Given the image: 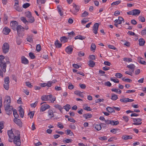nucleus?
Here are the masks:
<instances>
[{
  "instance_id": "1",
  "label": "nucleus",
  "mask_w": 146,
  "mask_h": 146,
  "mask_svg": "<svg viewBox=\"0 0 146 146\" xmlns=\"http://www.w3.org/2000/svg\"><path fill=\"white\" fill-rule=\"evenodd\" d=\"M13 142L16 146H20L21 145L20 134L17 136H15L14 137Z\"/></svg>"
},
{
  "instance_id": "2",
  "label": "nucleus",
  "mask_w": 146,
  "mask_h": 146,
  "mask_svg": "<svg viewBox=\"0 0 146 146\" xmlns=\"http://www.w3.org/2000/svg\"><path fill=\"white\" fill-rule=\"evenodd\" d=\"M10 63L9 60L6 61V62H2L0 64V67L3 71L5 73L6 71L7 64H9Z\"/></svg>"
},
{
  "instance_id": "3",
  "label": "nucleus",
  "mask_w": 146,
  "mask_h": 146,
  "mask_svg": "<svg viewBox=\"0 0 146 146\" xmlns=\"http://www.w3.org/2000/svg\"><path fill=\"white\" fill-rule=\"evenodd\" d=\"M9 77H6L4 78L5 83L3 85L4 88L7 90L9 89Z\"/></svg>"
},
{
  "instance_id": "4",
  "label": "nucleus",
  "mask_w": 146,
  "mask_h": 146,
  "mask_svg": "<svg viewBox=\"0 0 146 146\" xmlns=\"http://www.w3.org/2000/svg\"><path fill=\"white\" fill-rule=\"evenodd\" d=\"M2 49L4 53L8 52L9 50V45L8 44L7 42L5 43L3 45Z\"/></svg>"
},
{
  "instance_id": "5",
  "label": "nucleus",
  "mask_w": 146,
  "mask_h": 146,
  "mask_svg": "<svg viewBox=\"0 0 146 146\" xmlns=\"http://www.w3.org/2000/svg\"><path fill=\"white\" fill-rule=\"evenodd\" d=\"M24 29V28L22 27L21 25H19L18 26V27L15 30H17V34L19 36H21L22 31H23Z\"/></svg>"
},
{
  "instance_id": "6",
  "label": "nucleus",
  "mask_w": 146,
  "mask_h": 146,
  "mask_svg": "<svg viewBox=\"0 0 146 146\" xmlns=\"http://www.w3.org/2000/svg\"><path fill=\"white\" fill-rule=\"evenodd\" d=\"M133 121L134 122L133 124L136 125H141L142 124V119L139 118H133Z\"/></svg>"
},
{
  "instance_id": "7",
  "label": "nucleus",
  "mask_w": 146,
  "mask_h": 146,
  "mask_svg": "<svg viewBox=\"0 0 146 146\" xmlns=\"http://www.w3.org/2000/svg\"><path fill=\"white\" fill-rule=\"evenodd\" d=\"M15 3L14 5V9L17 11L21 12L22 11V9L19 6V2L18 0H15Z\"/></svg>"
},
{
  "instance_id": "8",
  "label": "nucleus",
  "mask_w": 146,
  "mask_h": 146,
  "mask_svg": "<svg viewBox=\"0 0 146 146\" xmlns=\"http://www.w3.org/2000/svg\"><path fill=\"white\" fill-rule=\"evenodd\" d=\"M11 98L9 96H6L5 100L4 102V105L5 106H10Z\"/></svg>"
},
{
  "instance_id": "9",
  "label": "nucleus",
  "mask_w": 146,
  "mask_h": 146,
  "mask_svg": "<svg viewBox=\"0 0 146 146\" xmlns=\"http://www.w3.org/2000/svg\"><path fill=\"white\" fill-rule=\"evenodd\" d=\"M44 103H45V104L42 105L41 107V111H44L46 109L49 108L50 107V106L49 105L46 104V103L45 102L41 103L40 105H41Z\"/></svg>"
},
{
  "instance_id": "10",
  "label": "nucleus",
  "mask_w": 146,
  "mask_h": 146,
  "mask_svg": "<svg viewBox=\"0 0 146 146\" xmlns=\"http://www.w3.org/2000/svg\"><path fill=\"white\" fill-rule=\"evenodd\" d=\"M13 110L12 107L10 106H5V110L6 111V113L8 115H10L12 113Z\"/></svg>"
},
{
  "instance_id": "11",
  "label": "nucleus",
  "mask_w": 146,
  "mask_h": 146,
  "mask_svg": "<svg viewBox=\"0 0 146 146\" xmlns=\"http://www.w3.org/2000/svg\"><path fill=\"white\" fill-rule=\"evenodd\" d=\"M18 22L16 21H13L10 23V26L14 30H15L16 29L18 26Z\"/></svg>"
},
{
  "instance_id": "12",
  "label": "nucleus",
  "mask_w": 146,
  "mask_h": 146,
  "mask_svg": "<svg viewBox=\"0 0 146 146\" xmlns=\"http://www.w3.org/2000/svg\"><path fill=\"white\" fill-rule=\"evenodd\" d=\"M47 116L49 119H51L54 116V112H53L52 110L51 109L49 110L47 112Z\"/></svg>"
},
{
  "instance_id": "13",
  "label": "nucleus",
  "mask_w": 146,
  "mask_h": 146,
  "mask_svg": "<svg viewBox=\"0 0 146 146\" xmlns=\"http://www.w3.org/2000/svg\"><path fill=\"white\" fill-rule=\"evenodd\" d=\"M98 27V23H95L94 25L93 28V32L95 34H97V33Z\"/></svg>"
},
{
  "instance_id": "14",
  "label": "nucleus",
  "mask_w": 146,
  "mask_h": 146,
  "mask_svg": "<svg viewBox=\"0 0 146 146\" xmlns=\"http://www.w3.org/2000/svg\"><path fill=\"white\" fill-rule=\"evenodd\" d=\"M21 62L22 63L25 64H28L29 63L28 60L24 56H22L21 58Z\"/></svg>"
},
{
  "instance_id": "15",
  "label": "nucleus",
  "mask_w": 146,
  "mask_h": 146,
  "mask_svg": "<svg viewBox=\"0 0 146 146\" xmlns=\"http://www.w3.org/2000/svg\"><path fill=\"white\" fill-rule=\"evenodd\" d=\"M8 60H9L8 57L5 58L4 56L2 55H0V63L4 62L7 61Z\"/></svg>"
},
{
  "instance_id": "16",
  "label": "nucleus",
  "mask_w": 146,
  "mask_h": 146,
  "mask_svg": "<svg viewBox=\"0 0 146 146\" xmlns=\"http://www.w3.org/2000/svg\"><path fill=\"white\" fill-rule=\"evenodd\" d=\"M10 31V29L7 27H4L3 30V33L5 35H7L9 34Z\"/></svg>"
},
{
  "instance_id": "17",
  "label": "nucleus",
  "mask_w": 146,
  "mask_h": 146,
  "mask_svg": "<svg viewBox=\"0 0 146 146\" xmlns=\"http://www.w3.org/2000/svg\"><path fill=\"white\" fill-rule=\"evenodd\" d=\"M65 51L68 54H71L72 52L73 48L71 46H69L66 48Z\"/></svg>"
},
{
  "instance_id": "18",
  "label": "nucleus",
  "mask_w": 146,
  "mask_h": 146,
  "mask_svg": "<svg viewBox=\"0 0 146 146\" xmlns=\"http://www.w3.org/2000/svg\"><path fill=\"white\" fill-rule=\"evenodd\" d=\"M122 21H124V19L121 17H119L118 19L115 20L114 22L115 23L120 24L121 23Z\"/></svg>"
},
{
  "instance_id": "19",
  "label": "nucleus",
  "mask_w": 146,
  "mask_h": 146,
  "mask_svg": "<svg viewBox=\"0 0 146 146\" xmlns=\"http://www.w3.org/2000/svg\"><path fill=\"white\" fill-rule=\"evenodd\" d=\"M8 135L10 139H13L14 137V134L12 130H9L7 131Z\"/></svg>"
},
{
  "instance_id": "20",
  "label": "nucleus",
  "mask_w": 146,
  "mask_h": 146,
  "mask_svg": "<svg viewBox=\"0 0 146 146\" xmlns=\"http://www.w3.org/2000/svg\"><path fill=\"white\" fill-rule=\"evenodd\" d=\"M13 121L17 124L20 126L21 125L22 122L21 120L19 119H17V118H15L13 119Z\"/></svg>"
},
{
  "instance_id": "21",
  "label": "nucleus",
  "mask_w": 146,
  "mask_h": 146,
  "mask_svg": "<svg viewBox=\"0 0 146 146\" xmlns=\"http://www.w3.org/2000/svg\"><path fill=\"white\" fill-rule=\"evenodd\" d=\"M20 109L19 110V115L20 117L23 118L24 117V111L23 108L21 107H20Z\"/></svg>"
},
{
  "instance_id": "22",
  "label": "nucleus",
  "mask_w": 146,
  "mask_h": 146,
  "mask_svg": "<svg viewBox=\"0 0 146 146\" xmlns=\"http://www.w3.org/2000/svg\"><path fill=\"white\" fill-rule=\"evenodd\" d=\"M133 15L134 16L139 15L141 12L140 11L137 9L133 10Z\"/></svg>"
},
{
  "instance_id": "23",
  "label": "nucleus",
  "mask_w": 146,
  "mask_h": 146,
  "mask_svg": "<svg viewBox=\"0 0 146 146\" xmlns=\"http://www.w3.org/2000/svg\"><path fill=\"white\" fill-rule=\"evenodd\" d=\"M127 67L131 69L130 70H132V72H133L134 71L135 66L134 64H131L129 65H127Z\"/></svg>"
},
{
  "instance_id": "24",
  "label": "nucleus",
  "mask_w": 146,
  "mask_h": 146,
  "mask_svg": "<svg viewBox=\"0 0 146 146\" xmlns=\"http://www.w3.org/2000/svg\"><path fill=\"white\" fill-rule=\"evenodd\" d=\"M60 40L62 43H64L67 41L68 39L66 37L63 36L60 38Z\"/></svg>"
},
{
  "instance_id": "25",
  "label": "nucleus",
  "mask_w": 146,
  "mask_h": 146,
  "mask_svg": "<svg viewBox=\"0 0 146 146\" xmlns=\"http://www.w3.org/2000/svg\"><path fill=\"white\" fill-rule=\"evenodd\" d=\"M74 94L82 98L84 97L83 95L82 94V92H81L80 91L78 90H76L74 92Z\"/></svg>"
},
{
  "instance_id": "26",
  "label": "nucleus",
  "mask_w": 146,
  "mask_h": 146,
  "mask_svg": "<svg viewBox=\"0 0 146 146\" xmlns=\"http://www.w3.org/2000/svg\"><path fill=\"white\" fill-rule=\"evenodd\" d=\"M139 44L140 46H143L145 43V41L143 38H140L139 40Z\"/></svg>"
},
{
  "instance_id": "27",
  "label": "nucleus",
  "mask_w": 146,
  "mask_h": 146,
  "mask_svg": "<svg viewBox=\"0 0 146 146\" xmlns=\"http://www.w3.org/2000/svg\"><path fill=\"white\" fill-rule=\"evenodd\" d=\"M143 58H142L139 57L138 58V61L139 63L145 65L146 64V62L145 61L142 60Z\"/></svg>"
},
{
  "instance_id": "28",
  "label": "nucleus",
  "mask_w": 146,
  "mask_h": 146,
  "mask_svg": "<svg viewBox=\"0 0 146 146\" xmlns=\"http://www.w3.org/2000/svg\"><path fill=\"white\" fill-rule=\"evenodd\" d=\"M54 44L56 47L58 48H60L62 46V44L59 43V41L57 40L55 42Z\"/></svg>"
},
{
  "instance_id": "29",
  "label": "nucleus",
  "mask_w": 146,
  "mask_h": 146,
  "mask_svg": "<svg viewBox=\"0 0 146 146\" xmlns=\"http://www.w3.org/2000/svg\"><path fill=\"white\" fill-rule=\"evenodd\" d=\"M88 64L90 67H93L95 66V63L93 61L90 60L88 62Z\"/></svg>"
},
{
  "instance_id": "30",
  "label": "nucleus",
  "mask_w": 146,
  "mask_h": 146,
  "mask_svg": "<svg viewBox=\"0 0 146 146\" xmlns=\"http://www.w3.org/2000/svg\"><path fill=\"white\" fill-rule=\"evenodd\" d=\"M122 139H123L127 140L131 139L132 138L131 136L127 135H124L122 137Z\"/></svg>"
},
{
  "instance_id": "31",
  "label": "nucleus",
  "mask_w": 146,
  "mask_h": 146,
  "mask_svg": "<svg viewBox=\"0 0 146 146\" xmlns=\"http://www.w3.org/2000/svg\"><path fill=\"white\" fill-rule=\"evenodd\" d=\"M106 110L110 113H115V111L113 108L108 107L106 108Z\"/></svg>"
},
{
  "instance_id": "32",
  "label": "nucleus",
  "mask_w": 146,
  "mask_h": 146,
  "mask_svg": "<svg viewBox=\"0 0 146 146\" xmlns=\"http://www.w3.org/2000/svg\"><path fill=\"white\" fill-rule=\"evenodd\" d=\"M92 116V115L90 113H86L83 115V117L86 119L90 118Z\"/></svg>"
},
{
  "instance_id": "33",
  "label": "nucleus",
  "mask_w": 146,
  "mask_h": 146,
  "mask_svg": "<svg viewBox=\"0 0 146 146\" xmlns=\"http://www.w3.org/2000/svg\"><path fill=\"white\" fill-rule=\"evenodd\" d=\"M85 37L83 36L80 35H78L75 37V39H79L81 40H83L85 39Z\"/></svg>"
},
{
  "instance_id": "34",
  "label": "nucleus",
  "mask_w": 146,
  "mask_h": 146,
  "mask_svg": "<svg viewBox=\"0 0 146 146\" xmlns=\"http://www.w3.org/2000/svg\"><path fill=\"white\" fill-rule=\"evenodd\" d=\"M57 9L59 13L60 16L63 15V13L61 11L62 7L60 5H58L57 7Z\"/></svg>"
},
{
  "instance_id": "35",
  "label": "nucleus",
  "mask_w": 146,
  "mask_h": 146,
  "mask_svg": "<svg viewBox=\"0 0 146 146\" xmlns=\"http://www.w3.org/2000/svg\"><path fill=\"white\" fill-rule=\"evenodd\" d=\"M54 107L56 108H58L59 110L62 113V110L63 109V108L60 105L58 104H56L54 106Z\"/></svg>"
},
{
  "instance_id": "36",
  "label": "nucleus",
  "mask_w": 146,
  "mask_h": 146,
  "mask_svg": "<svg viewBox=\"0 0 146 146\" xmlns=\"http://www.w3.org/2000/svg\"><path fill=\"white\" fill-rule=\"evenodd\" d=\"M95 128L98 131L102 129V127L100 124H96L95 126Z\"/></svg>"
},
{
  "instance_id": "37",
  "label": "nucleus",
  "mask_w": 146,
  "mask_h": 146,
  "mask_svg": "<svg viewBox=\"0 0 146 146\" xmlns=\"http://www.w3.org/2000/svg\"><path fill=\"white\" fill-rule=\"evenodd\" d=\"M129 98H125L122 99H121L120 100V101L122 102L123 103H127L129 102Z\"/></svg>"
},
{
  "instance_id": "38",
  "label": "nucleus",
  "mask_w": 146,
  "mask_h": 146,
  "mask_svg": "<svg viewBox=\"0 0 146 146\" xmlns=\"http://www.w3.org/2000/svg\"><path fill=\"white\" fill-rule=\"evenodd\" d=\"M13 114L15 118H17L19 117V115L17 113L16 110L15 109H14L13 110Z\"/></svg>"
},
{
  "instance_id": "39",
  "label": "nucleus",
  "mask_w": 146,
  "mask_h": 146,
  "mask_svg": "<svg viewBox=\"0 0 146 146\" xmlns=\"http://www.w3.org/2000/svg\"><path fill=\"white\" fill-rule=\"evenodd\" d=\"M64 108L67 111H68L70 109L71 107L70 105L67 104L66 105L64 106Z\"/></svg>"
},
{
  "instance_id": "40",
  "label": "nucleus",
  "mask_w": 146,
  "mask_h": 146,
  "mask_svg": "<svg viewBox=\"0 0 146 146\" xmlns=\"http://www.w3.org/2000/svg\"><path fill=\"white\" fill-rule=\"evenodd\" d=\"M72 6L74 7L75 8L76 12H77L79 11V9L80 8V7L79 6L76 5L74 3L73 4Z\"/></svg>"
},
{
  "instance_id": "41",
  "label": "nucleus",
  "mask_w": 146,
  "mask_h": 146,
  "mask_svg": "<svg viewBox=\"0 0 146 146\" xmlns=\"http://www.w3.org/2000/svg\"><path fill=\"white\" fill-rule=\"evenodd\" d=\"M41 99L43 101H48V97L46 95H43L41 96Z\"/></svg>"
},
{
  "instance_id": "42",
  "label": "nucleus",
  "mask_w": 146,
  "mask_h": 146,
  "mask_svg": "<svg viewBox=\"0 0 146 146\" xmlns=\"http://www.w3.org/2000/svg\"><path fill=\"white\" fill-rule=\"evenodd\" d=\"M118 98L117 96L114 94H112L111 99L113 100H115Z\"/></svg>"
},
{
  "instance_id": "43",
  "label": "nucleus",
  "mask_w": 146,
  "mask_h": 146,
  "mask_svg": "<svg viewBox=\"0 0 146 146\" xmlns=\"http://www.w3.org/2000/svg\"><path fill=\"white\" fill-rule=\"evenodd\" d=\"M123 60L129 62H132V60L131 58H123Z\"/></svg>"
},
{
  "instance_id": "44",
  "label": "nucleus",
  "mask_w": 146,
  "mask_h": 146,
  "mask_svg": "<svg viewBox=\"0 0 146 146\" xmlns=\"http://www.w3.org/2000/svg\"><path fill=\"white\" fill-rule=\"evenodd\" d=\"M72 140L71 139H65L63 140V142L65 143H69L71 142L72 141Z\"/></svg>"
},
{
  "instance_id": "45",
  "label": "nucleus",
  "mask_w": 146,
  "mask_h": 146,
  "mask_svg": "<svg viewBox=\"0 0 146 146\" xmlns=\"http://www.w3.org/2000/svg\"><path fill=\"white\" fill-rule=\"evenodd\" d=\"M66 131H67V135H69L70 136H72L74 135L73 133L70 130L68 129Z\"/></svg>"
},
{
  "instance_id": "46",
  "label": "nucleus",
  "mask_w": 146,
  "mask_h": 146,
  "mask_svg": "<svg viewBox=\"0 0 146 146\" xmlns=\"http://www.w3.org/2000/svg\"><path fill=\"white\" fill-rule=\"evenodd\" d=\"M88 14L89 13L88 12H87L86 11H85L82 14L81 16L82 17H85L87 16Z\"/></svg>"
},
{
  "instance_id": "47",
  "label": "nucleus",
  "mask_w": 146,
  "mask_h": 146,
  "mask_svg": "<svg viewBox=\"0 0 146 146\" xmlns=\"http://www.w3.org/2000/svg\"><path fill=\"white\" fill-rule=\"evenodd\" d=\"M29 19H28V22L29 23H33L35 21V19L34 17L32 16H31V17H30Z\"/></svg>"
},
{
  "instance_id": "48",
  "label": "nucleus",
  "mask_w": 146,
  "mask_h": 146,
  "mask_svg": "<svg viewBox=\"0 0 146 146\" xmlns=\"http://www.w3.org/2000/svg\"><path fill=\"white\" fill-rule=\"evenodd\" d=\"M96 46L94 43H92L91 46V50L92 51H94L96 49Z\"/></svg>"
},
{
  "instance_id": "49",
  "label": "nucleus",
  "mask_w": 146,
  "mask_h": 146,
  "mask_svg": "<svg viewBox=\"0 0 146 146\" xmlns=\"http://www.w3.org/2000/svg\"><path fill=\"white\" fill-rule=\"evenodd\" d=\"M139 20L142 22H145V18L141 16H140L139 17Z\"/></svg>"
},
{
  "instance_id": "50",
  "label": "nucleus",
  "mask_w": 146,
  "mask_h": 146,
  "mask_svg": "<svg viewBox=\"0 0 146 146\" xmlns=\"http://www.w3.org/2000/svg\"><path fill=\"white\" fill-rule=\"evenodd\" d=\"M55 81H48L47 83H46V86L48 87H50L52 85V84L55 83Z\"/></svg>"
},
{
  "instance_id": "51",
  "label": "nucleus",
  "mask_w": 146,
  "mask_h": 146,
  "mask_svg": "<svg viewBox=\"0 0 146 146\" xmlns=\"http://www.w3.org/2000/svg\"><path fill=\"white\" fill-rule=\"evenodd\" d=\"M30 5V4L28 3H24L23 5V7L25 9H26L29 7Z\"/></svg>"
},
{
  "instance_id": "52",
  "label": "nucleus",
  "mask_w": 146,
  "mask_h": 146,
  "mask_svg": "<svg viewBox=\"0 0 146 146\" xmlns=\"http://www.w3.org/2000/svg\"><path fill=\"white\" fill-rule=\"evenodd\" d=\"M115 76L117 78H121L123 76L122 74L119 73H116Z\"/></svg>"
},
{
  "instance_id": "53",
  "label": "nucleus",
  "mask_w": 146,
  "mask_h": 146,
  "mask_svg": "<svg viewBox=\"0 0 146 146\" xmlns=\"http://www.w3.org/2000/svg\"><path fill=\"white\" fill-rule=\"evenodd\" d=\"M121 1H116L113 2L111 4V5H117L121 3Z\"/></svg>"
},
{
  "instance_id": "54",
  "label": "nucleus",
  "mask_w": 146,
  "mask_h": 146,
  "mask_svg": "<svg viewBox=\"0 0 146 146\" xmlns=\"http://www.w3.org/2000/svg\"><path fill=\"white\" fill-rule=\"evenodd\" d=\"M21 20L22 21L25 23H27L28 22V21L27 20L26 18L23 17H21Z\"/></svg>"
},
{
  "instance_id": "55",
  "label": "nucleus",
  "mask_w": 146,
  "mask_h": 146,
  "mask_svg": "<svg viewBox=\"0 0 146 146\" xmlns=\"http://www.w3.org/2000/svg\"><path fill=\"white\" fill-rule=\"evenodd\" d=\"M7 16L6 15H5L4 17V23L5 24H7Z\"/></svg>"
},
{
  "instance_id": "56",
  "label": "nucleus",
  "mask_w": 146,
  "mask_h": 146,
  "mask_svg": "<svg viewBox=\"0 0 146 146\" xmlns=\"http://www.w3.org/2000/svg\"><path fill=\"white\" fill-rule=\"evenodd\" d=\"M29 55L31 59H34L35 58V56L34 54L33 53L30 52L29 53Z\"/></svg>"
},
{
  "instance_id": "57",
  "label": "nucleus",
  "mask_w": 146,
  "mask_h": 146,
  "mask_svg": "<svg viewBox=\"0 0 146 146\" xmlns=\"http://www.w3.org/2000/svg\"><path fill=\"white\" fill-rule=\"evenodd\" d=\"M41 48L40 44H38L36 45V50L37 52H39L40 51Z\"/></svg>"
},
{
  "instance_id": "58",
  "label": "nucleus",
  "mask_w": 146,
  "mask_h": 146,
  "mask_svg": "<svg viewBox=\"0 0 146 146\" xmlns=\"http://www.w3.org/2000/svg\"><path fill=\"white\" fill-rule=\"evenodd\" d=\"M105 122L106 124H110L112 125V123H113V120H105Z\"/></svg>"
},
{
  "instance_id": "59",
  "label": "nucleus",
  "mask_w": 146,
  "mask_h": 146,
  "mask_svg": "<svg viewBox=\"0 0 146 146\" xmlns=\"http://www.w3.org/2000/svg\"><path fill=\"white\" fill-rule=\"evenodd\" d=\"M99 139L101 140L105 141L107 140V137L105 136L103 137H99Z\"/></svg>"
},
{
  "instance_id": "60",
  "label": "nucleus",
  "mask_w": 146,
  "mask_h": 146,
  "mask_svg": "<svg viewBox=\"0 0 146 146\" xmlns=\"http://www.w3.org/2000/svg\"><path fill=\"white\" fill-rule=\"evenodd\" d=\"M141 33L142 35H146V27L141 31Z\"/></svg>"
},
{
  "instance_id": "61",
  "label": "nucleus",
  "mask_w": 146,
  "mask_h": 146,
  "mask_svg": "<svg viewBox=\"0 0 146 146\" xmlns=\"http://www.w3.org/2000/svg\"><path fill=\"white\" fill-rule=\"evenodd\" d=\"M26 16L28 18L32 16L31 13L29 11H28L26 13Z\"/></svg>"
},
{
  "instance_id": "62",
  "label": "nucleus",
  "mask_w": 146,
  "mask_h": 146,
  "mask_svg": "<svg viewBox=\"0 0 146 146\" xmlns=\"http://www.w3.org/2000/svg\"><path fill=\"white\" fill-rule=\"evenodd\" d=\"M38 104V102L36 101L34 103L31 104L30 105L32 108H35L37 106Z\"/></svg>"
},
{
  "instance_id": "63",
  "label": "nucleus",
  "mask_w": 146,
  "mask_h": 146,
  "mask_svg": "<svg viewBox=\"0 0 146 146\" xmlns=\"http://www.w3.org/2000/svg\"><path fill=\"white\" fill-rule=\"evenodd\" d=\"M46 1V0H37V3L39 4L40 3L41 4H44Z\"/></svg>"
},
{
  "instance_id": "64",
  "label": "nucleus",
  "mask_w": 146,
  "mask_h": 146,
  "mask_svg": "<svg viewBox=\"0 0 146 146\" xmlns=\"http://www.w3.org/2000/svg\"><path fill=\"white\" fill-rule=\"evenodd\" d=\"M27 40L30 42H33V40L31 37L30 36H29L27 38Z\"/></svg>"
}]
</instances>
